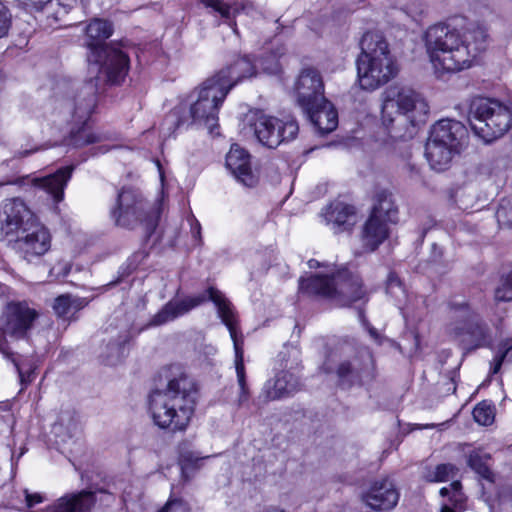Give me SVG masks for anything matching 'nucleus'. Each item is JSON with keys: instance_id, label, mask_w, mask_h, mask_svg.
Returning <instances> with one entry per match:
<instances>
[{"instance_id": "nucleus-27", "label": "nucleus", "mask_w": 512, "mask_h": 512, "mask_svg": "<svg viewBox=\"0 0 512 512\" xmlns=\"http://www.w3.org/2000/svg\"><path fill=\"white\" fill-rule=\"evenodd\" d=\"M386 292L394 298L396 305L403 311L404 315L412 313L407 292L399 277L394 273H390L387 278Z\"/></svg>"}, {"instance_id": "nucleus-14", "label": "nucleus", "mask_w": 512, "mask_h": 512, "mask_svg": "<svg viewBox=\"0 0 512 512\" xmlns=\"http://www.w3.org/2000/svg\"><path fill=\"white\" fill-rule=\"evenodd\" d=\"M373 367V358L368 349L355 354L350 345L344 344L328 356L323 369L327 373L336 370L342 381L354 384L371 379Z\"/></svg>"}, {"instance_id": "nucleus-1", "label": "nucleus", "mask_w": 512, "mask_h": 512, "mask_svg": "<svg viewBox=\"0 0 512 512\" xmlns=\"http://www.w3.org/2000/svg\"><path fill=\"white\" fill-rule=\"evenodd\" d=\"M112 34L108 21L92 20L86 27L89 48V71L95 74L77 91L60 102L62 113L71 122L70 142L75 147L99 143L106 139L103 133L88 126V120L96 106V94L101 79L114 84L124 80L129 70V57L116 44H105Z\"/></svg>"}, {"instance_id": "nucleus-51", "label": "nucleus", "mask_w": 512, "mask_h": 512, "mask_svg": "<svg viewBox=\"0 0 512 512\" xmlns=\"http://www.w3.org/2000/svg\"><path fill=\"white\" fill-rule=\"evenodd\" d=\"M4 237H5V238H8V241H11V238H10L11 236H9V237L4 236Z\"/></svg>"}, {"instance_id": "nucleus-52", "label": "nucleus", "mask_w": 512, "mask_h": 512, "mask_svg": "<svg viewBox=\"0 0 512 512\" xmlns=\"http://www.w3.org/2000/svg\"><path fill=\"white\" fill-rule=\"evenodd\" d=\"M3 187V184H0V188Z\"/></svg>"}, {"instance_id": "nucleus-30", "label": "nucleus", "mask_w": 512, "mask_h": 512, "mask_svg": "<svg viewBox=\"0 0 512 512\" xmlns=\"http://www.w3.org/2000/svg\"><path fill=\"white\" fill-rule=\"evenodd\" d=\"M87 305L83 298L73 297L71 295H60L53 304V309L59 317H69Z\"/></svg>"}, {"instance_id": "nucleus-46", "label": "nucleus", "mask_w": 512, "mask_h": 512, "mask_svg": "<svg viewBox=\"0 0 512 512\" xmlns=\"http://www.w3.org/2000/svg\"><path fill=\"white\" fill-rule=\"evenodd\" d=\"M191 232L193 236L200 240L201 238V226L200 223L197 220H194L193 223H191Z\"/></svg>"}, {"instance_id": "nucleus-10", "label": "nucleus", "mask_w": 512, "mask_h": 512, "mask_svg": "<svg viewBox=\"0 0 512 512\" xmlns=\"http://www.w3.org/2000/svg\"><path fill=\"white\" fill-rule=\"evenodd\" d=\"M469 123L474 134L489 144L512 127V109L497 100L478 98L470 105Z\"/></svg>"}, {"instance_id": "nucleus-5", "label": "nucleus", "mask_w": 512, "mask_h": 512, "mask_svg": "<svg viewBox=\"0 0 512 512\" xmlns=\"http://www.w3.org/2000/svg\"><path fill=\"white\" fill-rule=\"evenodd\" d=\"M361 53L357 57V76L363 90L373 91L393 79L398 71L389 44L382 33L368 31L360 40Z\"/></svg>"}, {"instance_id": "nucleus-48", "label": "nucleus", "mask_w": 512, "mask_h": 512, "mask_svg": "<svg viewBox=\"0 0 512 512\" xmlns=\"http://www.w3.org/2000/svg\"><path fill=\"white\" fill-rule=\"evenodd\" d=\"M440 512H455L452 508H450L448 505H443Z\"/></svg>"}, {"instance_id": "nucleus-20", "label": "nucleus", "mask_w": 512, "mask_h": 512, "mask_svg": "<svg viewBox=\"0 0 512 512\" xmlns=\"http://www.w3.org/2000/svg\"><path fill=\"white\" fill-rule=\"evenodd\" d=\"M362 501L374 511H389L398 500L399 493L388 478L374 481L369 489L362 493Z\"/></svg>"}, {"instance_id": "nucleus-47", "label": "nucleus", "mask_w": 512, "mask_h": 512, "mask_svg": "<svg viewBox=\"0 0 512 512\" xmlns=\"http://www.w3.org/2000/svg\"><path fill=\"white\" fill-rule=\"evenodd\" d=\"M369 334L370 336L375 340V341H378L379 340V334L377 332V330L373 327H370L369 328Z\"/></svg>"}, {"instance_id": "nucleus-13", "label": "nucleus", "mask_w": 512, "mask_h": 512, "mask_svg": "<svg viewBox=\"0 0 512 512\" xmlns=\"http://www.w3.org/2000/svg\"><path fill=\"white\" fill-rule=\"evenodd\" d=\"M298 124L293 119L282 120L263 113L246 115L242 133L254 136L263 146L274 149L296 138Z\"/></svg>"}, {"instance_id": "nucleus-22", "label": "nucleus", "mask_w": 512, "mask_h": 512, "mask_svg": "<svg viewBox=\"0 0 512 512\" xmlns=\"http://www.w3.org/2000/svg\"><path fill=\"white\" fill-rule=\"evenodd\" d=\"M226 167L243 185L252 187L257 177L251 167L250 154L238 144H232L226 155Z\"/></svg>"}, {"instance_id": "nucleus-4", "label": "nucleus", "mask_w": 512, "mask_h": 512, "mask_svg": "<svg viewBox=\"0 0 512 512\" xmlns=\"http://www.w3.org/2000/svg\"><path fill=\"white\" fill-rule=\"evenodd\" d=\"M211 300L217 307L222 322L229 330L230 337L234 344L235 369L237 382L240 388L238 402L240 405L249 398V388L246 382V371L244 366L243 342L238 339L235 313L230 301L217 289L210 287L205 293L197 296L187 297L183 300L169 301L150 320L149 325L160 326L188 313L191 309Z\"/></svg>"}, {"instance_id": "nucleus-42", "label": "nucleus", "mask_w": 512, "mask_h": 512, "mask_svg": "<svg viewBox=\"0 0 512 512\" xmlns=\"http://www.w3.org/2000/svg\"><path fill=\"white\" fill-rule=\"evenodd\" d=\"M308 266L309 268L313 269V268H319V267H324L325 268V272H320L319 274H328V275H331L332 273H336L330 265L328 264H324V263H320L318 260H315V259H310L308 261Z\"/></svg>"}, {"instance_id": "nucleus-39", "label": "nucleus", "mask_w": 512, "mask_h": 512, "mask_svg": "<svg viewBox=\"0 0 512 512\" xmlns=\"http://www.w3.org/2000/svg\"><path fill=\"white\" fill-rule=\"evenodd\" d=\"M159 512H189V509L182 501L171 500Z\"/></svg>"}, {"instance_id": "nucleus-2", "label": "nucleus", "mask_w": 512, "mask_h": 512, "mask_svg": "<svg viewBox=\"0 0 512 512\" xmlns=\"http://www.w3.org/2000/svg\"><path fill=\"white\" fill-rule=\"evenodd\" d=\"M486 38L485 29L476 24L460 33L449 24L439 23L426 31L425 46L435 72L441 76L469 68L485 48Z\"/></svg>"}, {"instance_id": "nucleus-40", "label": "nucleus", "mask_w": 512, "mask_h": 512, "mask_svg": "<svg viewBox=\"0 0 512 512\" xmlns=\"http://www.w3.org/2000/svg\"><path fill=\"white\" fill-rule=\"evenodd\" d=\"M20 5H23L26 9L40 10L49 3L51 0H16Z\"/></svg>"}, {"instance_id": "nucleus-45", "label": "nucleus", "mask_w": 512, "mask_h": 512, "mask_svg": "<svg viewBox=\"0 0 512 512\" xmlns=\"http://www.w3.org/2000/svg\"><path fill=\"white\" fill-rule=\"evenodd\" d=\"M505 360V355H496L494 360H493V367L491 369V372L493 374H496L499 372L503 362Z\"/></svg>"}, {"instance_id": "nucleus-3", "label": "nucleus", "mask_w": 512, "mask_h": 512, "mask_svg": "<svg viewBox=\"0 0 512 512\" xmlns=\"http://www.w3.org/2000/svg\"><path fill=\"white\" fill-rule=\"evenodd\" d=\"M164 372L166 387L151 393L149 412L158 427L182 431L193 415L197 389L182 367L172 365Z\"/></svg>"}, {"instance_id": "nucleus-15", "label": "nucleus", "mask_w": 512, "mask_h": 512, "mask_svg": "<svg viewBox=\"0 0 512 512\" xmlns=\"http://www.w3.org/2000/svg\"><path fill=\"white\" fill-rule=\"evenodd\" d=\"M115 224L128 229L143 226L150 234L156 221L150 204L135 189L123 188L117 195L115 206L111 210Z\"/></svg>"}, {"instance_id": "nucleus-18", "label": "nucleus", "mask_w": 512, "mask_h": 512, "mask_svg": "<svg viewBox=\"0 0 512 512\" xmlns=\"http://www.w3.org/2000/svg\"><path fill=\"white\" fill-rule=\"evenodd\" d=\"M450 310L453 317H460L464 322V327L458 324L450 325L449 331L455 338H460L463 343L473 348L490 344L487 326L479 320L467 304L452 302Z\"/></svg>"}, {"instance_id": "nucleus-6", "label": "nucleus", "mask_w": 512, "mask_h": 512, "mask_svg": "<svg viewBox=\"0 0 512 512\" xmlns=\"http://www.w3.org/2000/svg\"><path fill=\"white\" fill-rule=\"evenodd\" d=\"M227 94L210 77L196 87L166 121L178 117L177 127L192 124L206 127L210 133L218 127V114Z\"/></svg>"}, {"instance_id": "nucleus-23", "label": "nucleus", "mask_w": 512, "mask_h": 512, "mask_svg": "<svg viewBox=\"0 0 512 512\" xmlns=\"http://www.w3.org/2000/svg\"><path fill=\"white\" fill-rule=\"evenodd\" d=\"M321 216L335 233L349 231L357 222L355 208L341 201L329 204L323 209Z\"/></svg>"}, {"instance_id": "nucleus-24", "label": "nucleus", "mask_w": 512, "mask_h": 512, "mask_svg": "<svg viewBox=\"0 0 512 512\" xmlns=\"http://www.w3.org/2000/svg\"><path fill=\"white\" fill-rule=\"evenodd\" d=\"M73 167L60 168L54 174L31 179V185L36 190L50 195L55 202H60L64 196V188L72 175Z\"/></svg>"}, {"instance_id": "nucleus-8", "label": "nucleus", "mask_w": 512, "mask_h": 512, "mask_svg": "<svg viewBox=\"0 0 512 512\" xmlns=\"http://www.w3.org/2000/svg\"><path fill=\"white\" fill-rule=\"evenodd\" d=\"M299 290L308 295L327 298L340 307L349 306L366 296L361 278L346 268L339 269L331 275L314 274L301 277Z\"/></svg>"}, {"instance_id": "nucleus-32", "label": "nucleus", "mask_w": 512, "mask_h": 512, "mask_svg": "<svg viewBox=\"0 0 512 512\" xmlns=\"http://www.w3.org/2000/svg\"><path fill=\"white\" fill-rule=\"evenodd\" d=\"M206 8H211L213 11L220 14L224 19L230 20L238 12V7H232L230 4L225 3L223 0H198Z\"/></svg>"}, {"instance_id": "nucleus-29", "label": "nucleus", "mask_w": 512, "mask_h": 512, "mask_svg": "<svg viewBox=\"0 0 512 512\" xmlns=\"http://www.w3.org/2000/svg\"><path fill=\"white\" fill-rule=\"evenodd\" d=\"M126 335L110 338L105 346L101 349L99 357L107 365H115L124 356Z\"/></svg>"}, {"instance_id": "nucleus-43", "label": "nucleus", "mask_w": 512, "mask_h": 512, "mask_svg": "<svg viewBox=\"0 0 512 512\" xmlns=\"http://www.w3.org/2000/svg\"><path fill=\"white\" fill-rule=\"evenodd\" d=\"M512 350V339H506L501 342L497 355H505V359L509 356Z\"/></svg>"}, {"instance_id": "nucleus-9", "label": "nucleus", "mask_w": 512, "mask_h": 512, "mask_svg": "<svg viewBox=\"0 0 512 512\" xmlns=\"http://www.w3.org/2000/svg\"><path fill=\"white\" fill-rule=\"evenodd\" d=\"M381 119L385 126L394 124L398 119L413 126L426 121L429 106L421 94L399 85L387 87L381 94Z\"/></svg>"}, {"instance_id": "nucleus-28", "label": "nucleus", "mask_w": 512, "mask_h": 512, "mask_svg": "<svg viewBox=\"0 0 512 512\" xmlns=\"http://www.w3.org/2000/svg\"><path fill=\"white\" fill-rule=\"evenodd\" d=\"M490 455L480 449L473 450L467 455L468 466L482 479L493 482L494 474L489 466Z\"/></svg>"}, {"instance_id": "nucleus-35", "label": "nucleus", "mask_w": 512, "mask_h": 512, "mask_svg": "<svg viewBox=\"0 0 512 512\" xmlns=\"http://www.w3.org/2000/svg\"><path fill=\"white\" fill-rule=\"evenodd\" d=\"M462 485L460 481H454L452 482L448 487H443L440 489V495L445 497L449 496V500L455 504L458 505L462 503L464 496L461 492Z\"/></svg>"}, {"instance_id": "nucleus-44", "label": "nucleus", "mask_w": 512, "mask_h": 512, "mask_svg": "<svg viewBox=\"0 0 512 512\" xmlns=\"http://www.w3.org/2000/svg\"><path fill=\"white\" fill-rule=\"evenodd\" d=\"M404 13L407 14L412 20L418 21L420 16L423 13V9H411V8H405L402 10Z\"/></svg>"}, {"instance_id": "nucleus-12", "label": "nucleus", "mask_w": 512, "mask_h": 512, "mask_svg": "<svg viewBox=\"0 0 512 512\" xmlns=\"http://www.w3.org/2000/svg\"><path fill=\"white\" fill-rule=\"evenodd\" d=\"M466 132L465 126L456 120L442 119L433 125L426 143L425 155L434 170L442 171L447 168L452 157L459 153Z\"/></svg>"}, {"instance_id": "nucleus-17", "label": "nucleus", "mask_w": 512, "mask_h": 512, "mask_svg": "<svg viewBox=\"0 0 512 512\" xmlns=\"http://www.w3.org/2000/svg\"><path fill=\"white\" fill-rule=\"evenodd\" d=\"M15 236L14 248L29 263L40 259L51 248V234L38 218L28 222Z\"/></svg>"}, {"instance_id": "nucleus-11", "label": "nucleus", "mask_w": 512, "mask_h": 512, "mask_svg": "<svg viewBox=\"0 0 512 512\" xmlns=\"http://www.w3.org/2000/svg\"><path fill=\"white\" fill-rule=\"evenodd\" d=\"M37 312L26 303H9L0 318V351L13 362L18 374L20 383L27 385L33 380V369L7 350L5 335L14 338H22L32 327Z\"/></svg>"}, {"instance_id": "nucleus-31", "label": "nucleus", "mask_w": 512, "mask_h": 512, "mask_svg": "<svg viewBox=\"0 0 512 512\" xmlns=\"http://www.w3.org/2000/svg\"><path fill=\"white\" fill-rule=\"evenodd\" d=\"M497 301H512V265L503 268L499 284L495 289Z\"/></svg>"}, {"instance_id": "nucleus-36", "label": "nucleus", "mask_w": 512, "mask_h": 512, "mask_svg": "<svg viewBox=\"0 0 512 512\" xmlns=\"http://www.w3.org/2000/svg\"><path fill=\"white\" fill-rule=\"evenodd\" d=\"M496 217L500 224L512 225V198L501 201L496 211Z\"/></svg>"}, {"instance_id": "nucleus-16", "label": "nucleus", "mask_w": 512, "mask_h": 512, "mask_svg": "<svg viewBox=\"0 0 512 512\" xmlns=\"http://www.w3.org/2000/svg\"><path fill=\"white\" fill-rule=\"evenodd\" d=\"M281 371L266 382L263 393L267 400H278L297 391L300 386L301 352L298 347L285 345L279 354Z\"/></svg>"}, {"instance_id": "nucleus-49", "label": "nucleus", "mask_w": 512, "mask_h": 512, "mask_svg": "<svg viewBox=\"0 0 512 512\" xmlns=\"http://www.w3.org/2000/svg\"><path fill=\"white\" fill-rule=\"evenodd\" d=\"M277 69H278V64L274 63V66L272 68H270V71L275 72V71H277Z\"/></svg>"}, {"instance_id": "nucleus-34", "label": "nucleus", "mask_w": 512, "mask_h": 512, "mask_svg": "<svg viewBox=\"0 0 512 512\" xmlns=\"http://www.w3.org/2000/svg\"><path fill=\"white\" fill-rule=\"evenodd\" d=\"M457 468L452 464H440L435 469L429 472L425 478L429 482H444L447 481L450 476H455Z\"/></svg>"}, {"instance_id": "nucleus-41", "label": "nucleus", "mask_w": 512, "mask_h": 512, "mask_svg": "<svg viewBox=\"0 0 512 512\" xmlns=\"http://www.w3.org/2000/svg\"><path fill=\"white\" fill-rule=\"evenodd\" d=\"M26 505L28 507H33L36 504L42 503L45 498L39 493H29L27 490L24 491Z\"/></svg>"}, {"instance_id": "nucleus-19", "label": "nucleus", "mask_w": 512, "mask_h": 512, "mask_svg": "<svg viewBox=\"0 0 512 512\" xmlns=\"http://www.w3.org/2000/svg\"><path fill=\"white\" fill-rule=\"evenodd\" d=\"M36 215L18 198L5 199L0 206V231L2 236H15L28 222L36 219Z\"/></svg>"}, {"instance_id": "nucleus-38", "label": "nucleus", "mask_w": 512, "mask_h": 512, "mask_svg": "<svg viewBox=\"0 0 512 512\" xmlns=\"http://www.w3.org/2000/svg\"><path fill=\"white\" fill-rule=\"evenodd\" d=\"M12 21V15L7 5L0 0V38L7 35Z\"/></svg>"}, {"instance_id": "nucleus-37", "label": "nucleus", "mask_w": 512, "mask_h": 512, "mask_svg": "<svg viewBox=\"0 0 512 512\" xmlns=\"http://www.w3.org/2000/svg\"><path fill=\"white\" fill-rule=\"evenodd\" d=\"M78 426V421L73 411H63L59 415L57 427L64 428L71 435L76 431Z\"/></svg>"}, {"instance_id": "nucleus-33", "label": "nucleus", "mask_w": 512, "mask_h": 512, "mask_svg": "<svg viewBox=\"0 0 512 512\" xmlns=\"http://www.w3.org/2000/svg\"><path fill=\"white\" fill-rule=\"evenodd\" d=\"M473 417L480 425H490L494 420V407L489 402L482 401L475 406Z\"/></svg>"}, {"instance_id": "nucleus-7", "label": "nucleus", "mask_w": 512, "mask_h": 512, "mask_svg": "<svg viewBox=\"0 0 512 512\" xmlns=\"http://www.w3.org/2000/svg\"><path fill=\"white\" fill-rule=\"evenodd\" d=\"M295 90L299 106L319 133L328 134L336 129L338 114L331 102L324 97V83L317 69H303Z\"/></svg>"}, {"instance_id": "nucleus-21", "label": "nucleus", "mask_w": 512, "mask_h": 512, "mask_svg": "<svg viewBox=\"0 0 512 512\" xmlns=\"http://www.w3.org/2000/svg\"><path fill=\"white\" fill-rule=\"evenodd\" d=\"M256 74L255 66L252 60L247 57H239L230 64L223 67L210 78L215 80L216 84L225 90L228 95L230 90L245 78H250Z\"/></svg>"}, {"instance_id": "nucleus-26", "label": "nucleus", "mask_w": 512, "mask_h": 512, "mask_svg": "<svg viewBox=\"0 0 512 512\" xmlns=\"http://www.w3.org/2000/svg\"><path fill=\"white\" fill-rule=\"evenodd\" d=\"M371 215L382 219L388 224L397 222L398 209L391 193L383 191L377 194V202L373 207Z\"/></svg>"}, {"instance_id": "nucleus-25", "label": "nucleus", "mask_w": 512, "mask_h": 512, "mask_svg": "<svg viewBox=\"0 0 512 512\" xmlns=\"http://www.w3.org/2000/svg\"><path fill=\"white\" fill-rule=\"evenodd\" d=\"M388 235V223L378 217L370 215L362 228V245L367 251L372 252L376 250L381 243H383Z\"/></svg>"}, {"instance_id": "nucleus-50", "label": "nucleus", "mask_w": 512, "mask_h": 512, "mask_svg": "<svg viewBox=\"0 0 512 512\" xmlns=\"http://www.w3.org/2000/svg\"><path fill=\"white\" fill-rule=\"evenodd\" d=\"M321 119H322V121H323V125L325 126L326 117H325V114H324V113H322V114H321Z\"/></svg>"}]
</instances>
